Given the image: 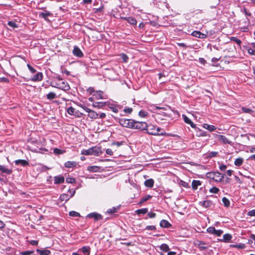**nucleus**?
I'll use <instances>...</instances> for the list:
<instances>
[{
	"label": "nucleus",
	"instance_id": "5",
	"mask_svg": "<svg viewBox=\"0 0 255 255\" xmlns=\"http://www.w3.org/2000/svg\"><path fill=\"white\" fill-rule=\"evenodd\" d=\"M147 128V124L146 122H138L134 120L132 129H136L141 131H144Z\"/></svg>",
	"mask_w": 255,
	"mask_h": 255
},
{
	"label": "nucleus",
	"instance_id": "18",
	"mask_svg": "<svg viewBox=\"0 0 255 255\" xmlns=\"http://www.w3.org/2000/svg\"><path fill=\"white\" fill-rule=\"evenodd\" d=\"M93 155L98 156L100 154L102 153V151L101 150V148L97 146H94L92 147Z\"/></svg>",
	"mask_w": 255,
	"mask_h": 255
},
{
	"label": "nucleus",
	"instance_id": "60",
	"mask_svg": "<svg viewBox=\"0 0 255 255\" xmlns=\"http://www.w3.org/2000/svg\"><path fill=\"white\" fill-rule=\"evenodd\" d=\"M248 215L249 216H255V209H253L248 212Z\"/></svg>",
	"mask_w": 255,
	"mask_h": 255
},
{
	"label": "nucleus",
	"instance_id": "44",
	"mask_svg": "<svg viewBox=\"0 0 255 255\" xmlns=\"http://www.w3.org/2000/svg\"><path fill=\"white\" fill-rule=\"evenodd\" d=\"M69 216H70L71 217H80V215L79 213H78L76 211H70L69 213Z\"/></svg>",
	"mask_w": 255,
	"mask_h": 255
},
{
	"label": "nucleus",
	"instance_id": "49",
	"mask_svg": "<svg viewBox=\"0 0 255 255\" xmlns=\"http://www.w3.org/2000/svg\"><path fill=\"white\" fill-rule=\"evenodd\" d=\"M209 191L210 193L216 194L219 191V189L216 187H213L209 190Z\"/></svg>",
	"mask_w": 255,
	"mask_h": 255
},
{
	"label": "nucleus",
	"instance_id": "34",
	"mask_svg": "<svg viewBox=\"0 0 255 255\" xmlns=\"http://www.w3.org/2000/svg\"><path fill=\"white\" fill-rule=\"evenodd\" d=\"M88 116L92 119H96L98 118V114L94 111L92 110L88 114Z\"/></svg>",
	"mask_w": 255,
	"mask_h": 255
},
{
	"label": "nucleus",
	"instance_id": "54",
	"mask_svg": "<svg viewBox=\"0 0 255 255\" xmlns=\"http://www.w3.org/2000/svg\"><path fill=\"white\" fill-rule=\"evenodd\" d=\"M27 66L28 69L29 70V71L32 73H34L36 72V70L34 68H33L29 64H27Z\"/></svg>",
	"mask_w": 255,
	"mask_h": 255
},
{
	"label": "nucleus",
	"instance_id": "23",
	"mask_svg": "<svg viewBox=\"0 0 255 255\" xmlns=\"http://www.w3.org/2000/svg\"><path fill=\"white\" fill-rule=\"evenodd\" d=\"M160 226L162 228H169L171 226V225L165 220H162L160 222Z\"/></svg>",
	"mask_w": 255,
	"mask_h": 255
},
{
	"label": "nucleus",
	"instance_id": "7",
	"mask_svg": "<svg viewBox=\"0 0 255 255\" xmlns=\"http://www.w3.org/2000/svg\"><path fill=\"white\" fill-rule=\"evenodd\" d=\"M207 231L208 233L216 235L217 237H220L223 233V231L222 230H216L214 227H210L207 228Z\"/></svg>",
	"mask_w": 255,
	"mask_h": 255
},
{
	"label": "nucleus",
	"instance_id": "32",
	"mask_svg": "<svg viewBox=\"0 0 255 255\" xmlns=\"http://www.w3.org/2000/svg\"><path fill=\"white\" fill-rule=\"evenodd\" d=\"M244 159L242 157H239L235 159L234 164L237 166H240L242 165Z\"/></svg>",
	"mask_w": 255,
	"mask_h": 255
},
{
	"label": "nucleus",
	"instance_id": "21",
	"mask_svg": "<svg viewBox=\"0 0 255 255\" xmlns=\"http://www.w3.org/2000/svg\"><path fill=\"white\" fill-rule=\"evenodd\" d=\"M100 167L98 166H90L87 167V170L90 172H97L100 171Z\"/></svg>",
	"mask_w": 255,
	"mask_h": 255
},
{
	"label": "nucleus",
	"instance_id": "16",
	"mask_svg": "<svg viewBox=\"0 0 255 255\" xmlns=\"http://www.w3.org/2000/svg\"><path fill=\"white\" fill-rule=\"evenodd\" d=\"M199 204L206 208H210L213 205L212 202L210 200L201 201L199 202Z\"/></svg>",
	"mask_w": 255,
	"mask_h": 255
},
{
	"label": "nucleus",
	"instance_id": "4",
	"mask_svg": "<svg viewBox=\"0 0 255 255\" xmlns=\"http://www.w3.org/2000/svg\"><path fill=\"white\" fill-rule=\"evenodd\" d=\"M61 79L59 78V81L58 82L55 83V85L52 86L54 87L61 89L65 91H68L70 89V87L68 83L64 81L61 82Z\"/></svg>",
	"mask_w": 255,
	"mask_h": 255
},
{
	"label": "nucleus",
	"instance_id": "64",
	"mask_svg": "<svg viewBox=\"0 0 255 255\" xmlns=\"http://www.w3.org/2000/svg\"><path fill=\"white\" fill-rule=\"evenodd\" d=\"M106 152L107 154L110 155L111 156L113 155V152L112 150L110 148H108L106 150Z\"/></svg>",
	"mask_w": 255,
	"mask_h": 255
},
{
	"label": "nucleus",
	"instance_id": "14",
	"mask_svg": "<svg viewBox=\"0 0 255 255\" xmlns=\"http://www.w3.org/2000/svg\"><path fill=\"white\" fill-rule=\"evenodd\" d=\"M192 35L193 36H195L196 37H198L201 39L205 38L207 37V35L201 33V32L199 31H194L192 33Z\"/></svg>",
	"mask_w": 255,
	"mask_h": 255
},
{
	"label": "nucleus",
	"instance_id": "31",
	"mask_svg": "<svg viewBox=\"0 0 255 255\" xmlns=\"http://www.w3.org/2000/svg\"><path fill=\"white\" fill-rule=\"evenodd\" d=\"M70 199V197H69V195L68 194H61L59 197V199L61 201H66L67 202V201H68L69 199Z\"/></svg>",
	"mask_w": 255,
	"mask_h": 255
},
{
	"label": "nucleus",
	"instance_id": "6",
	"mask_svg": "<svg viewBox=\"0 0 255 255\" xmlns=\"http://www.w3.org/2000/svg\"><path fill=\"white\" fill-rule=\"evenodd\" d=\"M209 177L213 180L217 182H221L224 177V174L218 172L209 173Z\"/></svg>",
	"mask_w": 255,
	"mask_h": 255
},
{
	"label": "nucleus",
	"instance_id": "47",
	"mask_svg": "<svg viewBox=\"0 0 255 255\" xmlns=\"http://www.w3.org/2000/svg\"><path fill=\"white\" fill-rule=\"evenodd\" d=\"M197 135L199 137L200 136H206L207 135V133L206 131H204L201 130H199Z\"/></svg>",
	"mask_w": 255,
	"mask_h": 255
},
{
	"label": "nucleus",
	"instance_id": "45",
	"mask_svg": "<svg viewBox=\"0 0 255 255\" xmlns=\"http://www.w3.org/2000/svg\"><path fill=\"white\" fill-rule=\"evenodd\" d=\"M138 115L142 118H144L147 116V112L145 111L140 110L139 112Z\"/></svg>",
	"mask_w": 255,
	"mask_h": 255
},
{
	"label": "nucleus",
	"instance_id": "33",
	"mask_svg": "<svg viewBox=\"0 0 255 255\" xmlns=\"http://www.w3.org/2000/svg\"><path fill=\"white\" fill-rule=\"evenodd\" d=\"M151 198H152V196L150 195H146L145 196L141 198V199L139 202V205L142 204V203L146 202V201L150 199Z\"/></svg>",
	"mask_w": 255,
	"mask_h": 255
},
{
	"label": "nucleus",
	"instance_id": "13",
	"mask_svg": "<svg viewBox=\"0 0 255 255\" xmlns=\"http://www.w3.org/2000/svg\"><path fill=\"white\" fill-rule=\"evenodd\" d=\"M121 18L124 20H127L129 23H130L131 25H135L136 24V20L133 17H122Z\"/></svg>",
	"mask_w": 255,
	"mask_h": 255
},
{
	"label": "nucleus",
	"instance_id": "52",
	"mask_svg": "<svg viewBox=\"0 0 255 255\" xmlns=\"http://www.w3.org/2000/svg\"><path fill=\"white\" fill-rule=\"evenodd\" d=\"M117 212V208L116 207H113L111 209L108 210L107 213L110 214L114 213Z\"/></svg>",
	"mask_w": 255,
	"mask_h": 255
},
{
	"label": "nucleus",
	"instance_id": "56",
	"mask_svg": "<svg viewBox=\"0 0 255 255\" xmlns=\"http://www.w3.org/2000/svg\"><path fill=\"white\" fill-rule=\"evenodd\" d=\"M121 57L122 58L124 62H127L128 59V56L125 54H122Z\"/></svg>",
	"mask_w": 255,
	"mask_h": 255
},
{
	"label": "nucleus",
	"instance_id": "19",
	"mask_svg": "<svg viewBox=\"0 0 255 255\" xmlns=\"http://www.w3.org/2000/svg\"><path fill=\"white\" fill-rule=\"evenodd\" d=\"M16 165H21L22 166H25L29 164V162L23 159H18L14 161Z\"/></svg>",
	"mask_w": 255,
	"mask_h": 255
},
{
	"label": "nucleus",
	"instance_id": "29",
	"mask_svg": "<svg viewBox=\"0 0 255 255\" xmlns=\"http://www.w3.org/2000/svg\"><path fill=\"white\" fill-rule=\"evenodd\" d=\"M90 248L88 246L83 247L81 249V251L84 255H89L90 253Z\"/></svg>",
	"mask_w": 255,
	"mask_h": 255
},
{
	"label": "nucleus",
	"instance_id": "8",
	"mask_svg": "<svg viewBox=\"0 0 255 255\" xmlns=\"http://www.w3.org/2000/svg\"><path fill=\"white\" fill-rule=\"evenodd\" d=\"M216 138L218 139L219 141L222 142L224 144H229L231 145L232 143V142L225 135L217 134Z\"/></svg>",
	"mask_w": 255,
	"mask_h": 255
},
{
	"label": "nucleus",
	"instance_id": "40",
	"mask_svg": "<svg viewBox=\"0 0 255 255\" xmlns=\"http://www.w3.org/2000/svg\"><path fill=\"white\" fill-rule=\"evenodd\" d=\"M222 202L225 207H228L230 206V202L226 197H224L222 198Z\"/></svg>",
	"mask_w": 255,
	"mask_h": 255
},
{
	"label": "nucleus",
	"instance_id": "2",
	"mask_svg": "<svg viewBox=\"0 0 255 255\" xmlns=\"http://www.w3.org/2000/svg\"><path fill=\"white\" fill-rule=\"evenodd\" d=\"M119 123L123 127L132 129L134 120L122 118L119 119Z\"/></svg>",
	"mask_w": 255,
	"mask_h": 255
},
{
	"label": "nucleus",
	"instance_id": "27",
	"mask_svg": "<svg viewBox=\"0 0 255 255\" xmlns=\"http://www.w3.org/2000/svg\"><path fill=\"white\" fill-rule=\"evenodd\" d=\"M201 185V182L199 180H193L192 182V187L193 190H196L198 187Z\"/></svg>",
	"mask_w": 255,
	"mask_h": 255
},
{
	"label": "nucleus",
	"instance_id": "51",
	"mask_svg": "<svg viewBox=\"0 0 255 255\" xmlns=\"http://www.w3.org/2000/svg\"><path fill=\"white\" fill-rule=\"evenodd\" d=\"M180 184L184 187H185V188H189L190 187L189 184L187 182L184 181L183 180L180 181Z\"/></svg>",
	"mask_w": 255,
	"mask_h": 255
},
{
	"label": "nucleus",
	"instance_id": "35",
	"mask_svg": "<svg viewBox=\"0 0 255 255\" xmlns=\"http://www.w3.org/2000/svg\"><path fill=\"white\" fill-rule=\"evenodd\" d=\"M159 249L164 252H167L169 250V246L166 244L161 245L159 247Z\"/></svg>",
	"mask_w": 255,
	"mask_h": 255
},
{
	"label": "nucleus",
	"instance_id": "48",
	"mask_svg": "<svg viewBox=\"0 0 255 255\" xmlns=\"http://www.w3.org/2000/svg\"><path fill=\"white\" fill-rule=\"evenodd\" d=\"M34 253L33 251H26L20 253L21 255H31Z\"/></svg>",
	"mask_w": 255,
	"mask_h": 255
},
{
	"label": "nucleus",
	"instance_id": "28",
	"mask_svg": "<svg viewBox=\"0 0 255 255\" xmlns=\"http://www.w3.org/2000/svg\"><path fill=\"white\" fill-rule=\"evenodd\" d=\"M106 105L105 102H95L92 104V106L94 108H97L99 109L102 108Z\"/></svg>",
	"mask_w": 255,
	"mask_h": 255
},
{
	"label": "nucleus",
	"instance_id": "39",
	"mask_svg": "<svg viewBox=\"0 0 255 255\" xmlns=\"http://www.w3.org/2000/svg\"><path fill=\"white\" fill-rule=\"evenodd\" d=\"M148 212V209L147 208H142L138 209L136 211V212L137 214H145L147 213Z\"/></svg>",
	"mask_w": 255,
	"mask_h": 255
},
{
	"label": "nucleus",
	"instance_id": "59",
	"mask_svg": "<svg viewBox=\"0 0 255 255\" xmlns=\"http://www.w3.org/2000/svg\"><path fill=\"white\" fill-rule=\"evenodd\" d=\"M0 82L8 83L9 80L5 77H0Z\"/></svg>",
	"mask_w": 255,
	"mask_h": 255
},
{
	"label": "nucleus",
	"instance_id": "12",
	"mask_svg": "<svg viewBox=\"0 0 255 255\" xmlns=\"http://www.w3.org/2000/svg\"><path fill=\"white\" fill-rule=\"evenodd\" d=\"M73 54L74 55L78 57H82L83 54L80 49L77 46H75L73 50Z\"/></svg>",
	"mask_w": 255,
	"mask_h": 255
},
{
	"label": "nucleus",
	"instance_id": "38",
	"mask_svg": "<svg viewBox=\"0 0 255 255\" xmlns=\"http://www.w3.org/2000/svg\"><path fill=\"white\" fill-rule=\"evenodd\" d=\"M230 246L232 247H233V248H236L237 249H245L246 247L245 245L244 244H242V243H240L239 244H237V245H230Z\"/></svg>",
	"mask_w": 255,
	"mask_h": 255
},
{
	"label": "nucleus",
	"instance_id": "11",
	"mask_svg": "<svg viewBox=\"0 0 255 255\" xmlns=\"http://www.w3.org/2000/svg\"><path fill=\"white\" fill-rule=\"evenodd\" d=\"M87 217L89 218H94L95 221H99L102 219V216L97 213L93 212L89 214Z\"/></svg>",
	"mask_w": 255,
	"mask_h": 255
},
{
	"label": "nucleus",
	"instance_id": "20",
	"mask_svg": "<svg viewBox=\"0 0 255 255\" xmlns=\"http://www.w3.org/2000/svg\"><path fill=\"white\" fill-rule=\"evenodd\" d=\"M93 96L95 97L96 100L103 99V92L101 91H98L93 94Z\"/></svg>",
	"mask_w": 255,
	"mask_h": 255
},
{
	"label": "nucleus",
	"instance_id": "25",
	"mask_svg": "<svg viewBox=\"0 0 255 255\" xmlns=\"http://www.w3.org/2000/svg\"><path fill=\"white\" fill-rule=\"evenodd\" d=\"M203 127L204 128L208 129L210 131H214L216 129V128L215 126H214L213 125H210L207 124H204L203 125Z\"/></svg>",
	"mask_w": 255,
	"mask_h": 255
},
{
	"label": "nucleus",
	"instance_id": "37",
	"mask_svg": "<svg viewBox=\"0 0 255 255\" xmlns=\"http://www.w3.org/2000/svg\"><path fill=\"white\" fill-rule=\"evenodd\" d=\"M46 97L48 100H53L56 98V95L54 92H50L47 95Z\"/></svg>",
	"mask_w": 255,
	"mask_h": 255
},
{
	"label": "nucleus",
	"instance_id": "62",
	"mask_svg": "<svg viewBox=\"0 0 255 255\" xmlns=\"http://www.w3.org/2000/svg\"><path fill=\"white\" fill-rule=\"evenodd\" d=\"M242 110L244 112H245L246 113H250L252 111V110H251L249 108H244V107H243L242 108Z\"/></svg>",
	"mask_w": 255,
	"mask_h": 255
},
{
	"label": "nucleus",
	"instance_id": "36",
	"mask_svg": "<svg viewBox=\"0 0 255 255\" xmlns=\"http://www.w3.org/2000/svg\"><path fill=\"white\" fill-rule=\"evenodd\" d=\"M92 150L93 149H92V147L90 148H89L88 149L83 150L82 151L81 153L82 154L87 155H93Z\"/></svg>",
	"mask_w": 255,
	"mask_h": 255
},
{
	"label": "nucleus",
	"instance_id": "15",
	"mask_svg": "<svg viewBox=\"0 0 255 255\" xmlns=\"http://www.w3.org/2000/svg\"><path fill=\"white\" fill-rule=\"evenodd\" d=\"M182 118L183 119L184 122L186 123V124H189L192 128H196V125L194 124L191 121V120L190 119H189L186 115H182Z\"/></svg>",
	"mask_w": 255,
	"mask_h": 255
},
{
	"label": "nucleus",
	"instance_id": "46",
	"mask_svg": "<svg viewBox=\"0 0 255 255\" xmlns=\"http://www.w3.org/2000/svg\"><path fill=\"white\" fill-rule=\"evenodd\" d=\"M67 111V113L69 115H74L75 111V109L74 108H73L72 107H70L69 108H68Z\"/></svg>",
	"mask_w": 255,
	"mask_h": 255
},
{
	"label": "nucleus",
	"instance_id": "55",
	"mask_svg": "<svg viewBox=\"0 0 255 255\" xmlns=\"http://www.w3.org/2000/svg\"><path fill=\"white\" fill-rule=\"evenodd\" d=\"M147 230H151V231H154L156 230V227L154 226H147L145 229Z\"/></svg>",
	"mask_w": 255,
	"mask_h": 255
},
{
	"label": "nucleus",
	"instance_id": "10",
	"mask_svg": "<svg viewBox=\"0 0 255 255\" xmlns=\"http://www.w3.org/2000/svg\"><path fill=\"white\" fill-rule=\"evenodd\" d=\"M232 239V236L230 234H226L223 235V239H218V240L220 242H229Z\"/></svg>",
	"mask_w": 255,
	"mask_h": 255
},
{
	"label": "nucleus",
	"instance_id": "3",
	"mask_svg": "<svg viewBox=\"0 0 255 255\" xmlns=\"http://www.w3.org/2000/svg\"><path fill=\"white\" fill-rule=\"evenodd\" d=\"M194 244L200 251L207 250L210 247L208 243H206L200 240H196L194 242Z\"/></svg>",
	"mask_w": 255,
	"mask_h": 255
},
{
	"label": "nucleus",
	"instance_id": "22",
	"mask_svg": "<svg viewBox=\"0 0 255 255\" xmlns=\"http://www.w3.org/2000/svg\"><path fill=\"white\" fill-rule=\"evenodd\" d=\"M0 172L2 173H6L7 174H10L12 172V170L11 169H9L4 166L0 165Z\"/></svg>",
	"mask_w": 255,
	"mask_h": 255
},
{
	"label": "nucleus",
	"instance_id": "53",
	"mask_svg": "<svg viewBox=\"0 0 255 255\" xmlns=\"http://www.w3.org/2000/svg\"><path fill=\"white\" fill-rule=\"evenodd\" d=\"M248 53L251 55H255V49L254 48H249L248 49Z\"/></svg>",
	"mask_w": 255,
	"mask_h": 255
},
{
	"label": "nucleus",
	"instance_id": "63",
	"mask_svg": "<svg viewBox=\"0 0 255 255\" xmlns=\"http://www.w3.org/2000/svg\"><path fill=\"white\" fill-rule=\"evenodd\" d=\"M68 192L70 194V196H69V197H70V198H71L72 197H73L74 195V194L75 193V190H73V189H69Z\"/></svg>",
	"mask_w": 255,
	"mask_h": 255
},
{
	"label": "nucleus",
	"instance_id": "17",
	"mask_svg": "<svg viewBox=\"0 0 255 255\" xmlns=\"http://www.w3.org/2000/svg\"><path fill=\"white\" fill-rule=\"evenodd\" d=\"M42 79L43 75L42 73L38 72L31 78V80L33 81H41Z\"/></svg>",
	"mask_w": 255,
	"mask_h": 255
},
{
	"label": "nucleus",
	"instance_id": "57",
	"mask_svg": "<svg viewBox=\"0 0 255 255\" xmlns=\"http://www.w3.org/2000/svg\"><path fill=\"white\" fill-rule=\"evenodd\" d=\"M66 182L68 183H75L76 180L74 178H67L66 179Z\"/></svg>",
	"mask_w": 255,
	"mask_h": 255
},
{
	"label": "nucleus",
	"instance_id": "43",
	"mask_svg": "<svg viewBox=\"0 0 255 255\" xmlns=\"http://www.w3.org/2000/svg\"><path fill=\"white\" fill-rule=\"evenodd\" d=\"M230 40H232V41H235L239 45H240L241 43H242V41H241V40H240L239 39H238V38H237V37H230Z\"/></svg>",
	"mask_w": 255,
	"mask_h": 255
},
{
	"label": "nucleus",
	"instance_id": "24",
	"mask_svg": "<svg viewBox=\"0 0 255 255\" xmlns=\"http://www.w3.org/2000/svg\"><path fill=\"white\" fill-rule=\"evenodd\" d=\"M154 182L152 179H149L145 181L144 185L147 187L152 188L153 186Z\"/></svg>",
	"mask_w": 255,
	"mask_h": 255
},
{
	"label": "nucleus",
	"instance_id": "26",
	"mask_svg": "<svg viewBox=\"0 0 255 255\" xmlns=\"http://www.w3.org/2000/svg\"><path fill=\"white\" fill-rule=\"evenodd\" d=\"M77 165V163L75 161H68L65 163L64 165L67 168H71L73 167H75Z\"/></svg>",
	"mask_w": 255,
	"mask_h": 255
},
{
	"label": "nucleus",
	"instance_id": "9",
	"mask_svg": "<svg viewBox=\"0 0 255 255\" xmlns=\"http://www.w3.org/2000/svg\"><path fill=\"white\" fill-rule=\"evenodd\" d=\"M65 180L64 177L62 175H59L54 177V183L55 184H60L64 183Z\"/></svg>",
	"mask_w": 255,
	"mask_h": 255
},
{
	"label": "nucleus",
	"instance_id": "41",
	"mask_svg": "<svg viewBox=\"0 0 255 255\" xmlns=\"http://www.w3.org/2000/svg\"><path fill=\"white\" fill-rule=\"evenodd\" d=\"M53 152L54 154L58 155V154H62L63 153H64V151L63 150L58 149L57 148H55L53 149Z\"/></svg>",
	"mask_w": 255,
	"mask_h": 255
},
{
	"label": "nucleus",
	"instance_id": "1",
	"mask_svg": "<svg viewBox=\"0 0 255 255\" xmlns=\"http://www.w3.org/2000/svg\"><path fill=\"white\" fill-rule=\"evenodd\" d=\"M161 128L159 127H156L153 125H147V128H146V132L149 134L153 135H162L165 134V132L160 131L161 130Z\"/></svg>",
	"mask_w": 255,
	"mask_h": 255
},
{
	"label": "nucleus",
	"instance_id": "30",
	"mask_svg": "<svg viewBox=\"0 0 255 255\" xmlns=\"http://www.w3.org/2000/svg\"><path fill=\"white\" fill-rule=\"evenodd\" d=\"M36 252L38 253L41 255H49L50 254V251L48 250L43 249V250H40V249H37Z\"/></svg>",
	"mask_w": 255,
	"mask_h": 255
},
{
	"label": "nucleus",
	"instance_id": "58",
	"mask_svg": "<svg viewBox=\"0 0 255 255\" xmlns=\"http://www.w3.org/2000/svg\"><path fill=\"white\" fill-rule=\"evenodd\" d=\"M124 111L125 113L130 114L132 112V109L131 108H126Z\"/></svg>",
	"mask_w": 255,
	"mask_h": 255
},
{
	"label": "nucleus",
	"instance_id": "61",
	"mask_svg": "<svg viewBox=\"0 0 255 255\" xmlns=\"http://www.w3.org/2000/svg\"><path fill=\"white\" fill-rule=\"evenodd\" d=\"M218 152L215 151H212L209 153V156L210 157H215L217 155Z\"/></svg>",
	"mask_w": 255,
	"mask_h": 255
},
{
	"label": "nucleus",
	"instance_id": "50",
	"mask_svg": "<svg viewBox=\"0 0 255 255\" xmlns=\"http://www.w3.org/2000/svg\"><path fill=\"white\" fill-rule=\"evenodd\" d=\"M7 24L8 26L12 27V28H15L17 27V25L16 24V23L14 21H9L8 22Z\"/></svg>",
	"mask_w": 255,
	"mask_h": 255
},
{
	"label": "nucleus",
	"instance_id": "42",
	"mask_svg": "<svg viewBox=\"0 0 255 255\" xmlns=\"http://www.w3.org/2000/svg\"><path fill=\"white\" fill-rule=\"evenodd\" d=\"M50 15H51V13L48 11H47L45 12H41L40 14V16H41L42 17L44 18L45 20L47 19V16H49Z\"/></svg>",
	"mask_w": 255,
	"mask_h": 255
}]
</instances>
